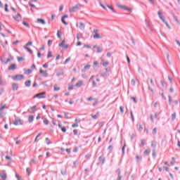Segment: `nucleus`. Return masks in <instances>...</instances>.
I'll return each mask as SVG.
<instances>
[{"mask_svg":"<svg viewBox=\"0 0 180 180\" xmlns=\"http://www.w3.org/2000/svg\"><path fill=\"white\" fill-rule=\"evenodd\" d=\"M139 131H143V127L141 126V124H139Z\"/></svg>","mask_w":180,"mask_h":180,"instance_id":"obj_56","label":"nucleus"},{"mask_svg":"<svg viewBox=\"0 0 180 180\" xmlns=\"http://www.w3.org/2000/svg\"><path fill=\"white\" fill-rule=\"evenodd\" d=\"M34 120V116L33 115H30L28 117V122L29 123H32Z\"/></svg>","mask_w":180,"mask_h":180,"instance_id":"obj_17","label":"nucleus"},{"mask_svg":"<svg viewBox=\"0 0 180 180\" xmlns=\"http://www.w3.org/2000/svg\"><path fill=\"white\" fill-rule=\"evenodd\" d=\"M146 27L148 29H149L150 32H153V30H151V27H150V25L148 24V22H147V20H145Z\"/></svg>","mask_w":180,"mask_h":180,"instance_id":"obj_23","label":"nucleus"},{"mask_svg":"<svg viewBox=\"0 0 180 180\" xmlns=\"http://www.w3.org/2000/svg\"><path fill=\"white\" fill-rule=\"evenodd\" d=\"M73 133L75 136H77V134H78V130L77 129H74L73 130Z\"/></svg>","mask_w":180,"mask_h":180,"instance_id":"obj_55","label":"nucleus"},{"mask_svg":"<svg viewBox=\"0 0 180 180\" xmlns=\"http://www.w3.org/2000/svg\"><path fill=\"white\" fill-rule=\"evenodd\" d=\"M91 155L88 153L87 155H85V158L86 160H89V158H91Z\"/></svg>","mask_w":180,"mask_h":180,"instance_id":"obj_34","label":"nucleus"},{"mask_svg":"<svg viewBox=\"0 0 180 180\" xmlns=\"http://www.w3.org/2000/svg\"><path fill=\"white\" fill-rule=\"evenodd\" d=\"M82 81H79L76 84L75 86H77V88H81L82 86Z\"/></svg>","mask_w":180,"mask_h":180,"instance_id":"obj_18","label":"nucleus"},{"mask_svg":"<svg viewBox=\"0 0 180 180\" xmlns=\"http://www.w3.org/2000/svg\"><path fill=\"white\" fill-rule=\"evenodd\" d=\"M168 98H169V104L171 105L172 102V98H171V96H169Z\"/></svg>","mask_w":180,"mask_h":180,"instance_id":"obj_48","label":"nucleus"},{"mask_svg":"<svg viewBox=\"0 0 180 180\" xmlns=\"http://www.w3.org/2000/svg\"><path fill=\"white\" fill-rule=\"evenodd\" d=\"M120 110L121 113H124V110L123 109L122 106L120 107Z\"/></svg>","mask_w":180,"mask_h":180,"instance_id":"obj_50","label":"nucleus"},{"mask_svg":"<svg viewBox=\"0 0 180 180\" xmlns=\"http://www.w3.org/2000/svg\"><path fill=\"white\" fill-rule=\"evenodd\" d=\"M124 148H126V145H124L122 148V154H124Z\"/></svg>","mask_w":180,"mask_h":180,"instance_id":"obj_54","label":"nucleus"},{"mask_svg":"<svg viewBox=\"0 0 180 180\" xmlns=\"http://www.w3.org/2000/svg\"><path fill=\"white\" fill-rule=\"evenodd\" d=\"M27 173L28 174V175H30V169L29 167H27L26 169Z\"/></svg>","mask_w":180,"mask_h":180,"instance_id":"obj_58","label":"nucleus"},{"mask_svg":"<svg viewBox=\"0 0 180 180\" xmlns=\"http://www.w3.org/2000/svg\"><path fill=\"white\" fill-rule=\"evenodd\" d=\"M4 109H6V105H2V103L1 104V107H0V116L1 117H4V116H5L6 113L4 112Z\"/></svg>","mask_w":180,"mask_h":180,"instance_id":"obj_5","label":"nucleus"},{"mask_svg":"<svg viewBox=\"0 0 180 180\" xmlns=\"http://www.w3.org/2000/svg\"><path fill=\"white\" fill-rule=\"evenodd\" d=\"M8 70L11 71H15V70H16V64H11V65L8 67Z\"/></svg>","mask_w":180,"mask_h":180,"instance_id":"obj_11","label":"nucleus"},{"mask_svg":"<svg viewBox=\"0 0 180 180\" xmlns=\"http://www.w3.org/2000/svg\"><path fill=\"white\" fill-rule=\"evenodd\" d=\"M78 164H79L78 160H76V161L73 162V167H72V168H77V165H78Z\"/></svg>","mask_w":180,"mask_h":180,"instance_id":"obj_24","label":"nucleus"},{"mask_svg":"<svg viewBox=\"0 0 180 180\" xmlns=\"http://www.w3.org/2000/svg\"><path fill=\"white\" fill-rule=\"evenodd\" d=\"M131 85L135 86L136 85V80H134V79H132L131 81Z\"/></svg>","mask_w":180,"mask_h":180,"instance_id":"obj_42","label":"nucleus"},{"mask_svg":"<svg viewBox=\"0 0 180 180\" xmlns=\"http://www.w3.org/2000/svg\"><path fill=\"white\" fill-rule=\"evenodd\" d=\"M46 144L49 146V144H51V142L49 141V138H46Z\"/></svg>","mask_w":180,"mask_h":180,"instance_id":"obj_51","label":"nucleus"},{"mask_svg":"<svg viewBox=\"0 0 180 180\" xmlns=\"http://www.w3.org/2000/svg\"><path fill=\"white\" fill-rule=\"evenodd\" d=\"M39 73L43 74L44 77H47L49 75V73H47V71H44L43 70H39Z\"/></svg>","mask_w":180,"mask_h":180,"instance_id":"obj_13","label":"nucleus"},{"mask_svg":"<svg viewBox=\"0 0 180 180\" xmlns=\"http://www.w3.org/2000/svg\"><path fill=\"white\" fill-rule=\"evenodd\" d=\"M108 9H110L112 11V12H113L114 13H116V11L113 8L112 6H107Z\"/></svg>","mask_w":180,"mask_h":180,"instance_id":"obj_26","label":"nucleus"},{"mask_svg":"<svg viewBox=\"0 0 180 180\" xmlns=\"http://www.w3.org/2000/svg\"><path fill=\"white\" fill-rule=\"evenodd\" d=\"M18 63H20L21 61H25V58L23 57H18Z\"/></svg>","mask_w":180,"mask_h":180,"instance_id":"obj_30","label":"nucleus"},{"mask_svg":"<svg viewBox=\"0 0 180 180\" xmlns=\"http://www.w3.org/2000/svg\"><path fill=\"white\" fill-rule=\"evenodd\" d=\"M5 11L6 12H9V9H8V4H5Z\"/></svg>","mask_w":180,"mask_h":180,"instance_id":"obj_47","label":"nucleus"},{"mask_svg":"<svg viewBox=\"0 0 180 180\" xmlns=\"http://www.w3.org/2000/svg\"><path fill=\"white\" fill-rule=\"evenodd\" d=\"M72 127H73V128L78 127V124L77 122H75V124H72Z\"/></svg>","mask_w":180,"mask_h":180,"instance_id":"obj_52","label":"nucleus"},{"mask_svg":"<svg viewBox=\"0 0 180 180\" xmlns=\"http://www.w3.org/2000/svg\"><path fill=\"white\" fill-rule=\"evenodd\" d=\"M117 180H122V174H118Z\"/></svg>","mask_w":180,"mask_h":180,"instance_id":"obj_64","label":"nucleus"},{"mask_svg":"<svg viewBox=\"0 0 180 180\" xmlns=\"http://www.w3.org/2000/svg\"><path fill=\"white\" fill-rule=\"evenodd\" d=\"M175 41H176V44H178V46L180 47V42H179V41L178 39H176Z\"/></svg>","mask_w":180,"mask_h":180,"instance_id":"obj_63","label":"nucleus"},{"mask_svg":"<svg viewBox=\"0 0 180 180\" xmlns=\"http://www.w3.org/2000/svg\"><path fill=\"white\" fill-rule=\"evenodd\" d=\"M152 134H153V135L157 134V128H154V129H153Z\"/></svg>","mask_w":180,"mask_h":180,"instance_id":"obj_37","label":"nucleus"},{"mask_svg":"<svg viewBox=\"0 0 180 180\" xmlns=\"http://www.w3.org/2000/svg\"><path fill=\"white\" fill-rule=\"evenodd\" d=\"M151 147H153V148H155V147H157V143H155V142H152V143H151Z\"/></svg>","mask_w":180,"mask_h":180,"instance_id":"obj_35","label":"nucleus"},{"mask_svg":"<svg viewBox=\"0 0 180 180\" xmlns=\"http://www.w3.org/2000/svg\"><path fill=\"white\" fill-rule=\"evenodd\" d=\"M12 60H13V58H12V56H10L8 58H7V60L5 62V64H8V63H9V61H12Z\"/></svg>","mask_w":180,"mask_h":180,"instance_id":"obj_25","label":"nucleus"},{"mask_svg":"<svg viewBox=\"0 0 180 180\" xmlns=\"http://www.w3.org/2000/svg\"><path fill=\"white\" fill-rule=\"evenodd\" d=\"M32 44H33L32 41H29L27 42L25 46H24V49L25 50H27V51H28V53H30V54H33V51H32V49H30L29 47H27L28 46H32Z\"/></svg>","mask_w":180,"mask_h":180,"instance_id":"obj_2","label":"nucleus"},{"mask_svg":"<svg viewBox=\"0 0 180 180\" xmlns=\"http://www.w3.org/2000/svg\"><path fill=\"white\" fill-rule=\"evenodd\" d=\"M61 20H62V23H63V25H68V23L67 22H65V20L64 18L62 17Z\"/></svg>","mask_w":180,"mask_h":180,"instance_id":"obj_32","label":"nucleus"},{"mask_svg":"<svg viewBox=\"0 0 180 180\" xmlns=\"http://www.w3.org/2000/svg\"><path fill=\"white\" fill-rule=\"evenodd\" d=\"M79 9H81V6L80 5H76L72 8H70L69 9V12H70V13H72L74 12H77V11H79Z\"/></svg>","mask_w":180,"mask_h":180,"instance_id":"obj_3","label":"nucleus"},{"mask_svg":"<svg viewBox=\"0 0 180 180\" xmlns=\"http://www.w3.org/2000/svg\"><path fill=\"white\" fill-rule=\"evenodd\" d=\"M84 47H85L86 49H91V46L86 44H84Z\"/></svg>","mask_w":180,"mask_h":180,"instance_id":"obj_60","label":"nucleus"},{"mask_svg":"<svg viewBox=\"0 0 180 180\" xmlns=\"http://www.w3.org/2000/svg\"><path fill=\"white\" fill-rule=\"evenodd\" d=\"M164 23H165L167 27H168V29H171V26H169V24H168V22H167V20H165V21H163Z\"/></svg>","mask_w":180,"mask_h":180,"instance_id":"obj_31","label":"nucleus"},{"mask_svg":"<svg viewBox=\"0 0 180 180\" xmlns=\"http://www.w3.org/2000/svg\"><path fill=\"white\" fill-rule=\"evenodd\" d=\"M94 39H102V37H101V34H98V33H96L94 35Z\"/></svg>","mask_w":180,"mask_h":180,"instance_id":"obj_21","label":"nucleus"},{"mask_svg":"<svg viewBox=\"0 0 180 180\" xmlns=\"http://www.w3.org/2000/svg\"><path fill=\"white\" fill-rule=\"evenodd\" d=\"M54 91H60V87L54 86Z\"/></svg>","mask_w":180,"mask_h":180,"instance_id":"obj_62","label":"nucleus"},{"mask_svg":"<svg viewBox=\"0 0 180 180\" xmlns=\"http://www.w3.org/2000/svg\"><path fill=\"white\" fill-rule=\"evenodd\" d=\"M13 18L15 19V20H18V22H19V20L21 19L20 15L18 13L17 14V15L13 16Z\"/></svg>","mask_w":180,"mask_h":180,"instance_id":"obj_19","label":"nucleus"},{"mask_svg":"<svg viewBox=\"0 0 180 180\" xmlns=\"http://www.w3.org/2000/svg\"><path fill=\"white\" fill-rule=\"evenodd\" d=\"M103 67H107V65H109V62H105L103 63Z\"/></svg>","mask_w":180,"mask_h":180,"instance_id":"obj_53","label":"nucleus"},{"mask_svg":"<svg viewBox=\"0 0 180 180\" xmlns=\"http://www.w3.org/2000/svg\"><path fill=\"white\" fill-rule=\"evenodd\" d=\"M145 143H146V140L142 139V140L141 141V146L142 147H144Z\"/></svg>","mask_w":180,"mask_h":180,"instance_id":"obj_36","label":"nucleus"},{"mask_svg":"<svg viewBox=\"0 0 180 180\" xmlns=\"http://www.w3.org/2000/svg\"><path fill=\"white\" fill-rule=\"evenodd\" d=\"M116 174H117V175H121V172H120V169H118L116 170Z\"/></svg>","mask_w":180,"mask_h":180,"instance_id":"obj_49","label":"nucleus"},{"mask_svg":"<svg viewBox=\"0 0 180 180\" xmlns=\"http://www.w3.org/2000/svg\"><path fill=\"white\" fill-rule=\"evenodd\" d=\"M76 26L79 27L80 30H85V24H84L83 22H77L76 24Z\"/></svg>","mask_w":180,"mask_h":180,"instance_id":"obj_6","label":"nucleus"},{"mask_svg":"<svg viewBox=\"0 0 180 180\" xmlns=\"http://www.w3.org/2000/svg\"><path fill=\"white\" fill-rule=\"evenodd\" d=\"M13 79H14V81H20V79H23V75H17Z\"/></svg>","mask_w":180,"mask_h":180,"instance_id":"obj_8","label":"nucleus"},{"mask_svg":"<svg viewBox=\"0 0 180 180\" xmlns=\"http://www.w3.org/2000/svg\"><path fill=\"white\" fill-rule=\"evenodd\" d=\"M31 84H32V81L30 80H27L25 82V86H30Z\"/></svg>","mask_w":180,"mask_h":180,"instance_id":"obj_22","label":"nucleus"},{"mask_svg":"<svg viewBox=\"0 0 180 180\" xmlns=\"http://www.w3.org/2000/svg\"><path fill=\"white\" fill-rule=\"evenodd\" d=\"M51 44H53V41L49 39L48 41V46H49V47H50V46H51Z\"/></svg>","mask_w":180,"mask_h":180,"instance_id":"obj_45","label":"nucleus"},{"mask_svg":"<svg viewBox=\"0 0 180 180\" xmlns=\"http://www.w3.org/2000/svg\"><path fill=\"white\" fill-rule=\"evenodd\" d=\"M158 15L161 20L162 22H165V18H164V15H162V13L161 11L158 12Z\"/></svg>","mask_w":180,"mask_h":180,"instance_id":"obj_10","label":"nucleus"},{"mask_svg":"<svg viewBox=\"0 0 180 180\" xmlns=\"http://www.w3.org/2000/svg\"><path fill=\"white\" fill-rule=\"evenodd\" d=\"M100 6H101V8H103V9H105V11H108V8H106V7L105 6H103V4H102V3H100Z\"/></svg>","mask_w":180,"mask_h":180,"instance_id":"obj_43","label":"nucleus"},{"mask_svg":"<svg viewBox=\"0 0 180 180\" xmlns=\"http://www.w3.org/2000/svg\"><path fill=\"white\" fill-rule=\"evenodd\" d=\"M59 47H63V49H68V45H65V40H63L60 44H59Z\"/></svg>","mask_w":180,"mask_h":180,"instance_id":"obj_9","label":"nucleus"},{"mask_svg":"<svg viewBox=\"0 0 180 180\" xmlns=\"http://www.w3.org/2000/svg\"><path fill=\"white\" fill-rule=\"evenodd\" d=\"M0 176H1L2 180H6V178H7L6 171V170L1 171V173H0Z\"/></svg>","mask_w":180,"mask_h":180,"instance_id":"obj_7","label":"nucleus"},{"mask_svg":"<svg viewBox=\"0 0 180 180\" xmlns=\"http://www.w3.org/2000/svg\"><path fill=\"white\" fill-rule=\"evenodd\" d=\"M81 122V120L79 119H75V123H77V124Z\"/></svg>","mask_w":180,"mask_h":180,"instance_id":"obj_61","label":"nucleus"},{"mask_svg":"<svg viewBox=\"0 0 180 180\" xmlns=\"http://www.w3.org/2000/svg\"><path fill=\"white\" fill-rule=\"evenodd\" d=\"M22 25H24V26H26V27H30V25L26 21H23Z\"/></svg>","mask_w":180,"mask_h":180,"instance_id":"obj_28","label":"nucleus"},{"mask_svg":"<svg viewBox=\"0 0 180 180\" xmlns=\"http://www.w3.org/2000/svg\"><path fill=\"white\" fill-rule=\"evenodd\" d=\"M44 95H46V91L37 94L35 96H33V99L36 98H38V99H46V96H44Z\"/></svg>","mask_w":180,"mask_h":180,"instance_id":"obj_1","label":"nucleus"},{"mask_svg":"<svg viewBox=\"0 0 180 180\" xmlns=\"http://www.w3.org/2000/svg\"><path fill=\"white\" fill-rule=\"evenodd\" d=\"M97 49V53H101L102 51V48H101L100 46L96 47Z\"/></svg>","mask_w":180,"mask_h":180,"instance_id":"obj_40","label":"nucleus"},{"mask_svg":"<svg viewBox=\"0 0 180 180\" xmlns=\"http://www.w3.org/2000/svg\"><path fill=\"white\" fill-rule=\"evenodd\" d=\"M44 124H46V126L49 124V120L47 119H44Z\"/></svg>","mask_w":180,"mask_h":180,"instance_id":"obj_33","label":"nucleus"},{"mask_svg":"<svg viewBox=\"0 0 180 180\" xmlns=\"http://www.w3.org/2000/svg\"><path fill=\"white\" fill-rule=\"evenodd\" d=\"M70 60H71V58H70V57L68 58L65 60V64H67V63H68V61H70Z\"/></svg>","mask_w":180,"mask_h":180,"instance_id":"obj_57","label":"nucleus"},{"mask_svg":"<svg viewBox=\"0 0 180 180\" xmlns=\"http://www.w3.org/2000/svg\"><path fill=\"white\" fill-rule=\"evenodd\" d=\"M144 154L145 155H148V154H150V150L147 149L144 151Z\"/></svg>","mask_w":180,"mask_h":180,"instance_id":"obj_38","label":"nucleus"},{"mask_svg":"<svg viewBox=\"0 0 180 180\" xmlns=\"http://www.w3.org/2000/svg\"><path fill=\"white\" fill-rule=\"evenodd\" d=\"M72 89H74V85H71L68 86V90L69 91H72Z\"/></svg>","mask_w":180,"mask_h":180,"instance_id":"obj_46","label":"nucleus"},{"mask_svg":"<svg viewBox=\"0 0 180 180\" xmlns=\"http://www.w3.org/2000/svg\"><path fill=\"white\" fill-rule=\"evenodd\" d=\"M98 160L100 162H102V164H105V158L103 156H100L98 158Z\"/></svg>","mask_w":180,"mask_h":180,"instance_id":"obj_20","label":"nucleus"},{"mask_svg":"<svg viewBox=\"0 0 180 180\" xmlns=\"http://www.w3.org/2000/svg\"><path fill=\"white\" fill-rule=\"evenodd\" d=\"M19 86H18V84L13 83V91H18Z\"/></svg>","mask_w":180,"mask_h":180,"instance_id":"obj_16","label":"nucleus"},{"mask_svg":"<svg viewBox=\"0 0 180 180\" xmlns=\"http://www.w3.org/2000/svg\"><path fill=\"white\" fill-rule=\"evenodd\" d=\"M91 68V65H86L84 66V69L82 70V72H85L86 70H89Z\"/></svg>","mask_w":180,"mask_h":180,"instance_id":"obj_15","label":"nucleus"},{"mask_svg":"<svg viewBox=\"0 0 180 180\" xmlns=\"http://www.w3.org/2000/svg\"><path fill=\"white\" fill-rule=\"evenodd\" d=\"M175 119H176V113L174 112L172 114V120H175Z\"/></svg>","mask_w":180,"mask_h":180,"instance_id":"obj_29","label":"nucleus"},{"mask_svg":"<svg viewBox=\"0 0 180 180\" xmlns=\"http://www.w3.org/2000/svg\"><path fill=\"white\" fill-rule=\"evenodd\" d=\"M13 124H15V126H18V124H23V120L18 117H15Z\"/></svg>","mask_w":180,"mask_h":180,"instance_id":"obj_4","label":"nucleus"},{"mask_svg":"<svg viewBox=\"0 0 180 180\" xmlns=\"http://www.w3.org/2000/svg\"><path fill=\"white\" fill-rule=\"evenodd\" d=\"M61 174H62V175H65V174H67V171H65V170H62V171H61Z\"/></svg>","mask_w":180,"mask_h":180,"instance_id":"obj_59","label":"nucleus"},{"mask_svg":"<svg viewBox=\"0 0 180 180\" xmlns=\"http://www.w3.org/2000/svg\"><path fill=\"white\" fill-rule=\"evenodd\" d=\"M37 22L41 23V25H46V20H44V19H41V18H38L37 20Z\"/></svg>","mask_w":180,"mask_h":180,"instance_id":"obj_12","label":"nucleus"},{"mask_svg":"<svg viewBox=\"0 0 180 180\" xmlns=\"http://www.w3.org/2000/svg\"><path fill=\"white\" fill-rule=\"evenodd\" d=\"M117 6H118V8H120L121 9H124V11L126 10V8H127L126 6H123V5H120V4H118Z\"/></svg>","mask_w":180,"mask_h":180,"instance_id":"obj_27","label":"nucleus"},{"mask_svg":"<svg viewBox=\"0 0 180 180\" xmlns=\"http://www.w3.org/2000/svg\"><path fill=\"white\" fill-rule=\"evenodd\" d=\"M50 57H53V55L51 54V51L48 52L47 58H50Z\"/></svg>","mask_w":180,"mask_h":180,"instance_id":"obj_39","label":"nucleus"},{"mask_svg":"<svg viewBox=\"0 0 180 180\" xmlns=\"http://www.w3.org/2000/svg\"><path fill=\"white\" fill-rule=\"evenodd\" d=\"M101 77H103V78H105V77H108V74H106L105 72L101 73Z\"/></svg>","mask_w":180,"mask_h":180,"instance_id":"obj_41","label":"nucleus"},{"mask_svg":"<svg viewBox=\"0 0 180 180\" xmlns=\"http://www.w3.org/2000/svg\"><path fill=\"white\" fill-rule=\"evenodd\" d=\"M60 129H61L63 133H65V131H67V128H65V127H62Z\"/></svg>","mask_w":180,"mask_h":180,"instance_id":"obj_44","label":"nucleus"},{"mask_svg":"<svg viewBox=\"0 0 180 180\" xmlns=\"http://www.w3.org/2000/svg\"><path fill=\"white\" fill-rule=\"evenodd\" d=\"M92 78H94V75H92L91 77V78L89 79V81H92L93 86H98V84H96V82H95L94 79H92Z\"/></svg>","mask_w":180,"mask_h":180,"instance_id":"obj_14","label":"nucleus"}]
</instances>
